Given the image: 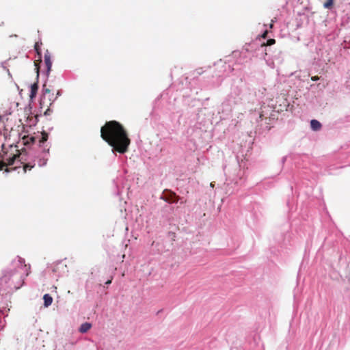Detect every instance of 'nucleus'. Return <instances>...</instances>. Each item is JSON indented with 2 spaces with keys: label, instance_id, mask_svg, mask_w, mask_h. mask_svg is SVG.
<instances>
[{
  "label": "nucleus",
  "instance_id": "39448f33",
  "mask_svg": "<svg viewBox=\"0 0 350 350\" xmlns=\"http://www.w3.org/2000/svg\"><path fill=\"white\" fill-rule=\"evenodd\" d=\"M161 198L168 203H176L179 200V196L170 190H165Z\"/></svg>",
  "mask_w": 350,
  "mask_h": 350
},
{
  "label": "nucleus",
  "instance_id": "9b49d317",
  "mask_svg": "<svg viewBox=\"0 0 350 350\" xmlns=\"http://www.w3.org/2000/svg\"><path fill=\"white\" fill-rule=\"evenodd\" d=\"M310 126H311L312 129L314 131H318L321 127V123L317 120H311Z\"/></svg>",
  "mask_w": 350,
  "mask_h": 350
},
{
  "label": "nucleus",
  "instance_id": "a878e982",
  "mask_svg": "<svg viewBox=\"0 0 350 350\" xmlns=\"http://www.w3.org/2000/svg\"><path fill=\"white\" fill-rule=\"evenodd\" d=\"M273 26V23L270 24V28H272Z\"/></svg>",
  "mask_w": 350,
  "mask_h": 350
},
{
  "label": "nucleus",
  "instance_id": "5701e85b",
  "mask_svg": "<svg viewBox=\"0 0 350 350\" xmlns=\"http://www.w3.org/2000/svg\"><path fill=\"white\" fill-rule=\"evenodd\" d=\"M267 34H268V31H267V30H266V31L262 33V38H267Z\"/></svg>",
  "mask_w": 350,
  "mask_h": 350
},
{
  "label": "nucleus",
  "instance_id": "6e6552de",
  "mask_svg": "<svg viewBox=\"0 0 350 350\" xmlns=\"http://www.w3.org/2000/svg\"><path fill=\"white\" fill-rule=\"evenodd\" d=\"M92 327V324L88 322H85L81 325L79 331L81 333H86Z\"/></svg>",
  "mask_w": 350,
  "mask_h": 350
},
{
  "label": "nucleus",
  "instance_id": "b1692460",
  "mask_svg": "<svg viewBox=\"0 0 350 350\" xmlns=\"http://www.w3.org/2000/svg\"><path fill=\"white\" fill-rule=\"evenodd\" d=\"M111 279H110V280H107V281L105 282V284L108 285V284H111Z\"/></svg>",
  "mask_w": 350,
  "mask_h": 350
},
{
  "label": "nucleus",
  "instance_id": "1a4fd4ad",
  "mask_svg": "<svg viewBox=\"0 0 350 350\" xmlns=\"http://www.w3.org/2000/svg\"><path fill=\"white\" fill-rule=\"evenodd\" d=\"M43 299H44V306L45 307H49V306L51 305V304L53 302V298L49 294H45L43 296Z\"/></svg>",
  "mask_w": 350,
  "mask_h": 350
},
{
  "label": "nucleus",
  "instance_id": "393cba45",
  "mask_svg": "<svg viewBox=\"0 0 350 350\" xmlns=\"http://www.w3.org/2000/svg\"><path fill=\"white\" fill-rule=\"evenodd\" d=\"M210 185H211V187H214V184H213V183H211Z\"/></svg>",
  "mask_w": 350,
  "mask_h": 350
},
{
  "label": "nucleus",
  "instance_id": "2eb2a0df",
  "mask_svg": "<svg viewBox=\"0 0 350 350\" xmlns=\"http://www.w3.org/2000/svg\"><path fill=\"white\" fill-rule=\"evenodd\" d=\"M334 4V0H327L324 4L323 6L325 8L327 9H331Z\"/></svg>",
  "mask_w": 350,
  "mask_h": 350
},
{
  "label": "nucleus",
  "instance_id": "f257e3e1",
  "mask_svg": "<svg viewBox=\"0 0 350 350\" xmlns=\"http://www.w3.org/2000/svg\"><path fill=\"white\" fill-rule=\"evenodd\" d=\"M100 137L113 151L124 154L128 151L131 139L124 126L116 120L106 122L100 129Z\"/></svg>",
  "mask_w": 350,
  "mask_h": 350
},
{
  "label": "nucleus",
  "instance_id": "4468645a",
  "mask_svg": "<svg viewBox=\"0 0 350 350\" xmlns=\"http://www.w3.org/2000/svg\"><path fill=\"white\" fill-rule=\"evenodd\" d=\"M275 43V40L271 38V39H269L266 42L261 44L260 46L265 47L267 46H271V45L274 44Z\"/></svg>",
  "mask_w": 350,
  "mask_h": 350
},
{
  "label": "nucleus",
  "instance_id": "dca6fc26",
  "mask_svg": "<svg viewBox=\"0 0 350 350\" xmlns=\"http://www.w3.org/2000/svg\"><path fill=\"white\" fill-rule=\"evenodd\" d=\"M33 167V165H30L29 163H26L23 165V172L25 173L27 170H31Z\"/></svg>",
  "mask_w": 350,
  "mask_h": 350
},
{
  "label": "nucleus",
  "instance_id": "f3484780",
  "mask_svg": "<svg viewBox=\"0 0 350 350\" xmlns=\"http://www.w3.org/2000/svg\"><path fill=\"white\" fill-rule=\"evenodd\" d=\"M34 48H35V50H36V53L39 55V57L40 58V56H41L40 49L39 44L38 42H36L35 44Z\"/></svg>",
  "mask_w": 350,
  "mask_h": 350
},
{
  "label": "nucleus",
  "instance_id": "a211bd4d",
  "mask_svg": "<svg viewBox=\"0 0 350 350\" xmlns=\"http://www.w3.org/2000/svg\"><path fill=\"white\" fill-rule=\"evenodd\" d=\"M195 73L196 75H200L203 73L202 68H198L195 70Z\"/></svg>",
  "mask_w": 350,
  "mask_h": 350
},
{
  "label": "nucleus",
  "instance_id": "6ab92c4d",
  "mask_svg": "<svg viewBox=\"0 0 350 350\" xmlns=\"http://www.w3.org/2000/svg\"><path fill=\"white\" fill-rule=\"evenodd\" d=\"M19 263L21 264V266L24 268V269H27V265H23V262H24V260L21 258H19V260H18Z\"/></svg>",
  "mask_w": 350,
  "mask_h": 350
},
{
  "label": "nucleus",
  "instance_id": "412c9836",
  "mask_svg": "<svg viewBox=\"0 0 350 350\" xmlns=\"http://www.w3.org/2000/svg\"><path fill=\"white\" fill-rule=\"evenodd\" d=\"M5 167V163L0 161V170H3Z\"/></svg>",
  "mask_w": 350,
  "mask_h": 350
},
{
  "label": "nucleus",
  "instance_id": "f03ea898",
  "mask_svg": "<svg viewBox=\"0 0 350 350\" xmlns=\"http://www.w3.org/2000/svg\"><path fill=\"white\" fill-rule=\"evenodd\" d=\"M21 152L16 145L9 146L7 150L4 145L2 146V153L0 157L5 163V167L11 166L14 164L15 161L20 157Z\"/></svg>",
  "mask_w": 350,
  "mask_h": 350
},
{
  "label": "nucleus",
  "instance_id": "ddd939ff",
  "mask_svg": "<svg viewBox=\"0 0 350 350\" xmlns=\"http://www.w3.org/2000/svg\"><path fill=\"white\" fill-rule=\"evenodd\" d=\"M268 107H269V106H267V107L266 106H263L261 108L262 111H261V112L260 113V118L261 120H262L263 118H267V113L266 112L265 109H266V108H268Z\"/></svg>",
  "mask_w": 350,
  "mask_h": 350
},
{
  "label": "nucleus",
  "instance_id": "9d476101",
  "mask_svg": "<svg viewBox=\"0 0 350 350\" xmlns=\"http://www.w3.org/2000/svg\"><path fill=\"white\" fill-rule=\"evenodd\" d=\"M38 90V85L36 83H34L31 85V92L29 96L31 99L36 97Z\"/></svg>",
  "mask_w": 350,
  "mask_h": 350
},
{
  "label": "nucleus",
  "instance_id": "423d86ee",
  "mask_svg": "<svg viewBox=\"0 0 350 350\" xmlns=\"http://www.w3.org/2000/svg\"><path fill=\"white\" fill-rule=\"evenodd\" d=\"M44 64L46 68V72L49 73L51 70L52 62L51 59V54L48 51L44 54Z\"/></svg>",
  "mask_w": 350,
  "mask_h": 350
},
{
  "label": "nucleus",
  "instance_id": "0eeeda50",
  "mask_svg": "<svg viewBox=\"0 0 350 350\" xmlns=\"http://www.w3.org/2000/svg\"><path fill=\"white\" fill-rule=\"evenodd\" d=\"M21 139H22L23 144L25 146L33 144L36 142V137L33 136L29 137V136L24 135L23 137H22Z\"/></svg>",
  "mask_w": 350,
  "mask_h": 350
},
{
  "label": "nucleus",
  "instance_id": "f8f14e48",
  "mask_svg": "<svg viewBox=\"0 0 350 350\" xmlns=\"http://www.w3.org/2000/svg\"><path fill=\"white\" fill-rule=\"evenodd\" d=\"M41 138L39 139V144L40 145H41L42 144L46 142L49 138V134L45 132V131H43L41 133Z\"/></svg>",
  "mask_w": 350,
  "mask_h": 350
},
{
  "label": "nucleus",
  "instance_id": "bb28decb",
  "mask_svg": "<svg viewBox=\"0 0 350 350\" xmlns=\"http://www.w3.org/2000/svg\"><path fill=\"white\" fill-rule=\"evenodd\" d=\"M349 4H350V3H349Z\"/></svg>",
  "mask_w": 350,
  "mask_h": 350
},
{
  "label": "nucleus",
  "instance_id": "aec40b11",
  "mask_svg": "<svg viewBox=\"0 0 350 350\" xmlns=\"http://www.w3.org/2000/svg\"><path fill=\"white\" fill-rule=\"evenodd\" d=\"M16 168H17V167H6L5 169V172H10V171L16 170Z\"/></svg>",
  "mask_w": 350,
  "mask_h": 350
},
{
  "label": "nucleus",
  "instance_id": "20e7f679",
  "mask_svg": "<svg viewBox=\"0 0 350 350\" xmlns=\"http://www.w3.org/2000/svg\"><path fill=\"white\" fill-rule=\"evenodd\" d=\"M289 103L285 94H280L275 98V104H272L273 110L277 112L283 111L287 109Z\"/></svg>",
  "mask_w": 350,
  "mask_h": 350
},
{
  "label": "nucleus",
  "instance_id": "4be33fe9",
  "mask_svg": "<svg viewBox=\"0 0 350 350\" xmlns=\"http://www.w3.org/2000/svg\"><path fill=\"white\" fill-rule=\"evenodd\" d=\"M319 79V77L318 76H313L311 77V80L313 81H316Z\"/></svg>",
  "mask_w": 350,
  "mask_h": 350
},
{
  "label": "nucleus",
  "instance_id": "7ed1b4c3",
  "mask_svg": "<svg viewBox=\"0 0 350 350\" xmlns=\"http://www.w3.org/2000/svg\"><path fill=\"white\" fill-rule=\"evenodd\" d=\"M55 98L53 96V94L51 93V90L48 88L44 90L43 95L40 100V109L46 108L44 111V115L46 116L49 114L50 106Z\"/></svg>",
  "mask_w": 350,
  "mask_h": 350
}]
</instances>
